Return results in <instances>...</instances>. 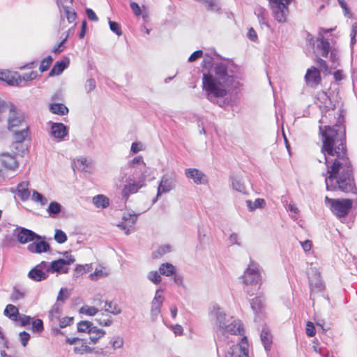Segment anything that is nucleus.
<instances>
[{"instance_id": "nucleus-17", "label": "nucleus", "mask_w": 357, "mask_h": 357, "mask_svg": "<svg viewBox=\"0 0 357 357\" xmlns=\"http://www.w3.org/2000/svg\"><path fill=\"white\" fill-rule=\"evenodd\" d=\"M185 175L188 178H192L196 184L202 183L206 177L204 173L194 168L186 169Z\"/></svg>"}, {"instance_id": "nucleus-26", "label": "nucleus", "mask_w": 357, "mask_h": 357, "mask_svg": "<svg viewBox=\"0 0 357 357\" xmlns=\"http://www.w3.org/2000/svg\"><path fill=\"white\" fill-rule=\"evenodd\" d=\"M261 340L266 350L271 349L273 336L268 329L264 328L261 333Z\"/></svg>"}, {"instance_id": "nucleus-54", "label": "nucleus", "mask_w": 357, "mask_h": 357, "mask_svg": "<svg viewBox=\"0 0 357 357\" xmlns=\"http://www.w3.org/2000/svg\"><path fill=\"white\" fill-rule=\"evenodd\" d=\"M106 275V273L102 269H96L93 273H91L89 277L92 280H96L100 278H102Z\"/></svg>"}, {"instance_id": "nucleus-32", "label": "nucleus", "mask_w": 357, "mask_h": 357, "mask_svg": "<svg viewBox=\"0 0 357 357\" xmlns=\"http://www.w3.org/2000/svg\"><path fill=\"white\" fill-rule=\"evenodd\" d=\"M92 323L89 321H81L77 324V331L82 333H89L93 329Z\"/></svg>"}, {"instance_id": "nucleus-59", "label": "nucleus", "mask_w": 357, "mask_h": 357, "mask_svg": "<svg viewBox=\"0 0 357 357\" xmlns=\"http://www.w3.org/2000/svg\"><path fill=\"white\" fill-rule=\"evenodd\" d=\"M141 163H143L144 164V161H143V158L142 156H137L135 157V158H133L129 163V167H136L137 165L141 164Z\"/></svg>"}, {"instance_id": "nucleus-23", "label": "nucleus", "mask_w": 357, "mask_h": 357, "mask_svg": "<svg viewBox=\"0 0 357 357\" xmlns=\"http://www.w3.org/2000/svg\"><path fill=\"white\" fill-rule=\"evenodd\" d=\"M93 203L100 208H105L109 205V199L104 195H98L93 197Z\"/></svg>"}, {"instance_id": "nucleus-25", "label": "nucleus", "mask_w": 357, "mask_h": 357, "mask_svg": "<svg viewBox=\"0 0 357 357\" xmlns=\"http://www.w3.org/2000/svg\"><path fill=\"white\" fill-rule=\"evenodd\" d=\"M50 110L52 113L61 116L68 113V108L62 103L51 104L50 105Z\"/></svg>"}, {"instance_id": "nucleus-42", "label": "nucleus", "mask_w": 357, "mask_h": 357, "mask_svg": "<svg viewBox=\"0 0 357 357\" xmlns=\"http://www.w3.org/2000/svg\"><path fill=\"white\" fill-rule=\"evenodd\" d=\"M54 239L58 243H63L67 241V236L64 231L61 229H56Z\"/></svg>"}, {"instance_id": "nucleus-12", "label": "nucleus", "mask_w": 357, "mask_h": 357, "mask_svg": "<svg viewBox=\"0 0 357 357\" xmlns=\"http://www.w3.org/2000/svg\"><path fill=\"white\" fill-rule=\"evenodd\" d=\"M0 160L2 166L7 170L15 171L19 167V163L15 156L8 153H2L0 155Z\"/></svg>"}, {"instance_id": "nucleus-30", "label": "nucleus", "mask_w": 357, "mask_h": 357, "mask_svg": "<svg viewBox=\"0 0 357 357\" xmlns=\"http://www.w3.org/2000/svg\"><path fill=\"white\" fill-rule=\"evenodd\" d=\"M320 42V50L321 51V56L327 57L330 52L331 45L328 40L325 39L324 36L317 39Z\"/></svg>"}, {"instance_id": "nucleus-63", "label": "nucleus", "mask_w": 357, "mask_h": 357, "mask_svg": "<svg viewBox=\"0 0 357 357\" xmlns=\"http://www.w3.org/2000/svg\"><path fill=\"white\" fill-rule=\"evenodd\" d=\"M130 8L136 16H139L141 15L140 7L137 3H130Z\"/></svg>"}, {"instance_id": "nucleus-11", "label": "nucleus", "mask_w": 357, "mask_h": 357, "mask_svg": "<svg viewBox=\"0 0 357 357\" xmlns=\"http://www.w3.org/2000/svg\"><path fill=\"white\" fill-rule=\"evenodd\" d=\"M27 250L31 253L40 254L50 250V245L40 236H37L27 246Z\"/></svg>"}, {"instance_id": "nucleus-58", "label": "nucleus", "mask_w": 357, "mask_h": 357, "mask_svg": "<svg viewBox=\"0 0 357 357\" xmlns=\"http://www.w3.org/2000/svg\"><path fill=\"white\" fill-rule=\"evenodd\" d=\"M315 62L319 65L321 70H322L324 71H327L328 70V64H327L326 61H324V59H322L319 57H317L315 59Z\"/></svg>"}, {"instance_id": "nucleus-48", "label": "nucleus", "mask_w": 357, "mask_h": 357, "mask_svg": "<svg viewBox=\"0 0 357 357\" xmlns=\"http://www.w3.org/2000/svg\"><path fill=\"white\" fill-rule=\"evenodd\" d=\"M109 24L112 31L115 33L119 36L122 35V31L119 23L109 20Z\"/></svg>"}, {"instance_id": "nucleus-38", "label": "nucleus", "mask_w": 357, "mask_h": 357, "mask_svg": "<svg viewBox=\"0 0 357 357\" xmlns=\"http://www.w3.org/2000/svg\"><path fill=\"white\" fill-rule=\"evenodd\" d=\"M317 101L320 102L321 104H323V107H327V103L330 102V98L327 95V93L324 91H320L317 94ZM319 107H321L322 105H319Z\"/></svg>"}, {"instance_id": "nucleus-13", "label": "nucleus", "mask_w": 357, "mask_h": 357, "mask_svg": "<svg viewBox=\"0 0 357 357\" xmlns=\"http://www.w3.org/2000/svg\"><path fill=\"white\" fill-rule=\"evenodd\" d=\"M29 186V181H22L17 184L16 188H11L10 192L17 194L21 200L26 201L29 199L31 194Z\"/></svg>"}, {"instance_id": "nucleus-10", "label": "nucleus", "mask_w": 357, "mask_h": 357, "mask_svg": "<svg viewBox=\"0 0 357 357\" xmlns=\"http://www.w3.org/2000/svg\"><path fill=\"white\" fill-rule=\"evenodd\" d=\"M44 271L47 272V262L43 261L29 271L28 277L33 281H42L45 280L47 277V275Z\"/></svg>"}, {"instance_id": "nucleus-3", "label": "nucleus", "mask_w": 357, "mask_h": 357, "mask_svg": "<svg viewBox=\"0 0 357 357\" xmlns=\"http://www.w3.org/2000/svg\"><path fill=\"white\" fill-rule=\"evenodd\" d=\"M242 280L244 284L243 290L248 295L252 296L260 289L262 284L261 273L257 264L252 261L245 271Z\"/></svg>"}, {"instance_id": "nucleus-51", "label": "nucleus", "mask_w": 357, "mask_h": 357, "mask_svg": "<svg viewBox=\"0 0 357 357\" xmlns=\"http://www.w3.org/2000/svg\"><path fill=\"white\" fill-rule=\"evenodd\" d=\"M306 334L308 337H314L316 334V329L312 322L308 321L305 327Z\"/></svg>"}, {"instance_id": "nucleus-50", "label": "nucleus", "mask_w": 357, "mask_h": 357, "mask_svg": "<svg viewBox=\"0 0 357 357\" xmlns=\"http://www.w3.org/2000/svg\"><path fill=\"white\" fill-rule=\"evenodd\" d=\"M63 304H60L59 303H55L51 310L50 311V314L52 317H57L61 312V307Z\"/></svg>"}, {"instance_id": "nucleus-56", "label": "nucleus", "mask_w": 357, "mask_h": 357, "mask_svg": "<svg viewBox=\"0 0 357 357\" xmlns=\"http://www.w3.org/2000/svg\"><path fill=\"white\" fill-rule=\"evenodd\" d=\"M73 317H66L60 319L59 321V326L61 328H64L68 326H70L73 324Z\"/></svg>"}, {"instance_id": "nucleus-4", "label": "nucleus", "mask_w": 357, "mask_h": 357, "mask_svg": "<svg viewBox=\"0 0 357 357\" xmlns=\"http://www.w3.org/2000/svg\"><path fill=\"white\" fill-rule=\"evenodd\" d=\"M324 201L326 204H329L333 213L338 218L347 216L353 206V202L350 199H331L326 197Z\"/></svg>"}, {"instance_id": "nucleus-22", "label": "nucleus", "mask_w": 357, "mask_h": 357, "mask_svg": "<svg viewBox=\"0 0 357 357\" xmlns=\"http://www.w3.org/2000/svg\"><path fill=\"white\" fill-rule=\"evenodd\" d=\"M3 314L6 317L15 322H17V318L20 315L18 308L13 304H8L6 306Z\"/></svg>"}, {"instance_id": "nucleus-9", "label": "nucleus", "mask_w": 357, "mask_h": 357, "mask_svg": "<svg viewBox=\"0 0 357 357\" xmlns=\"http://www.w3.org/2000/svg\"><path fill=\"white\" fill-rule=\"evenodd\" d=\"M304 79L307 86L316 88L321 82L320 70L314 66H311L306 70Z\"/></svg>"}, {"instance_id": "nucleus-16", "label": "nucleus", "mask_w": 357, "mask_h": 357, "mask_svg": "<svg viewBox=\"0 0 357 357\" xmlns=\"http://www.w3.org/2000/svg\"><path fill=\"white\" fill-rule=\"evenodd\" d=\"M52 135L59 139H63L67 135L68 130L62 123H54L51 127Z\"/></svg>"}, {"instance_id": "nucleus-44", "label": "nucleus", "mask_w": 357, "mask_h": 357, "mask_svg": "<svg viewBox=\"0 0 357 357\" xmlns=\"http://www.w3.org/2000/svg\"><path fill=\"white\" fill-rule=\"evenodd\" d=\"M33 319L30 316L20 314L17 318V322H19L21 326H25L31 324Z\"/></svg>"}, {"instance_id": "nucleus-37", "label": "nucleus", "mask_w": 357, "mask_h": 357, "mask_svg": "<svg viewBox=\"0 0 357 357\" xmlns=\"http://www.w3.org/2000/svg\"><path fill=\"white\" fill-rule=\"evenodd\" d=\"M53 61V59L51 56H47L45 59H43L40 64L39 70L41 73H43L48 70L50 67Z\"/></svg>"}, {"instance_id": "nucleus-14", "label": "nucleus", "mask_w": 357, "mask_h": 357, "mask_svg": "<svg viewBox=\"0 0 357 357\" xmlns=\"http://www.w3.org/2000/svg\"><path fill=\"white\" fill-rule=\"evenodd\" d=\"M165 301L162 295V291L158 289L155 291V296L151 302V312L154 314H158L160 312V308Z\"/></svg>"}, {"instance_id": "nucleus-5", "label": "nucleus", "mask_w": 357, "mask_h": 357, "mask_svg": "<svg viewBox=\"0 0 357 357\" xmlns=\"http://www.w3.org/2000/svg\"><path fill=\"white\" fill-rule=\"evenodd\" d=\"M274 18L280 23L287 21L289 15V5L292 0H268Z\"/></svg>"}, {"instance_id": "nucleus-47", "label": "nucleus", "mask_w": 357, "mask_h": 357, "mask_svg": "<svg viewBox=\"0 0 357 357\" xmlns=\"http://www.w3.org/2000/svg\"><path fill=\"white\" fill-rule=\"evenodd\" d=\"M32 199L35 202H40L42 205H45L47 203V199L36 190L33 192Z\"/></svg>"}, {"instance_id": "nucleus-29", "label": "nucleus", "mask_w": 357, "mask_h": 357, "mask_svg": "<svg viewBox=\"0 0 357 357\" xmlns=\"http://www.w3.org/2000/svg\"><path fill=\"white\" fill-rule=\"evenodd\" d=\"M90 340L93 344H96L98 341L105 335V331L102 329H99L97 327H93V329L91 331Z\"/></svg>"}, {"instance_id": "nucleus-19", "label": "nucleus", "mask_w": 357, "mask_h": 357, "mask_svg": "<svg viewBox=\"0 0 357 357\" xmlns=\"http://www.w3.org/2000/svg\"><path fill=\"white\" fill-rule=\"evenodd\" d=\"M222 331L223 333L228 332L233 335H243L244 333L243 325L241 321H234L230 324H227V326Z\"/></svg>"}, {"instance_id": "nucleus-21", "label": "nucleus", "mask_w": 357, "mask_h": 357, "mask_svg": "<svg viewBox=\"0 0 357 357\" xmlns=\"http://www.w3.org/2000/svg\"><path fill=\"white\" fill-rule=\"evenodd\" d=\"M213 316L215 317V324L220 328V329L223 330L227 324V321L226 320V314L220 311V308L214 309L212 312Z\"/></svg>"}, {"instance_id": "nucleus-8", "label": "nucleus", "mask_w": 357, "mask_h": 357, "mask_svg": "<svg viewBox=\"0 0 357 357\" xmlns=\"http://www.w3.org/2000/svg\"><path fill=\"white\" fill-rule=\"evenodd\" d=\"M144 181H135L132 178L126 180V183L123 185L121 194L123 197L127 200L130 195L137 193L143 186Z\"/></svg>"}, {"instance_id": "nucleus-53", "label": "nucleus", "mask_w": 357, "mask_h": 357, "mask_svg": "<svg viewBox=\"0 0 357 357\" xmlns=\"http://www.w3.org/2000/svg\"><path fill=\"white\" fill-rule=\"evenodd\" d=\"M68 298V293L66 289H61L57 296V303L63 304L65 301Z\"/></svg>"}, {"instance_id": "nucleus-49", "label": "nucleus", "mask_w": 357, "mask_h": 357, "mask_svg": "<svg viewBox=\"0 0 357 357\" xmlns=\"http://www.w3.org/2000/svg\"><path fill=\"white\" fill-rule=\"evenodd\" d=\"M68 37V34L67 33V34H66L63 39L58 45H55L53 47L52 52H54L55 54H58V53H60L62 51H63V50L65 48L64 43L67 40Z\"/></svg>"}, {"instance_id": "nucleus-33", "label": "nucleus", "mask_w": 357, "mask_h": 357, "mask_svg": "<svg viewBox=\"0 0 357 357\" xmlns=\"http://www.w3.org/2000/svg\"><path fill=\"white\" fill-rule=\"evenodd\" d=\"M81 344L74 347V351L78 354H84L86 353H90L92 349L84 342L83 340H80Z\"/></svg>"}, {"instance_id": "nucleus-61", "label": "nucleus", "mask_w": 357, "mask_h": 357, "mask_svg": "<svg viewBox=\"0 0 357 357\" xmlns=\"http://www.w3.org/2000/svg\"><path fill=\"white\" fill-rule=\"evenodd\" d=\"M86 13L87 17L91 21L97 22L98 20V17H97V15H96V13H94V11L92 9L86 8Z\"/></svg>"}, {"instance_id": "nucleus-27", "label": "nucleus", "mask_w": 357, "mask_h": 357, "mask_svg": "<svg viewBox=\"0 0 357 357\" xmlns=\"http://www.w3.org/2000/svg\"><path fill=\"white\" fill-rule=\"evenodd\" d=\"M68 66V64L63 61H56L53 68L51 69L49 75L54 76L55 75H60Z\"/></svg>"}, {"instance_id": "nucleus-52", "label": "nucleus", "mask_w": 357, "mask_h": 357, "mask_svg": "<svg viewBox=\"0 0 357 357\" xmlns=\"http://www.w3.org/2000/svg\"><path fill=\"white\" fill-rule=\"evenodd\" d=\"M149 279L155 284H159L161 282L160 275L157 271H151L148 275Z\"/></svg>"}, {"instance_id": "nucleus-39", "label": "nucleus", "mask_w": 357, "mask_h": 357, "mask_svg": "<svg viewBox=\"0 0 357 357\" xmlns=\"http://www.w3.org/2000/svg\"><path fill=\"white\" fill-rule=\"evenodd\" d=\"M97 322L104 326H109L112 324V320L111 319L110 316H109L107 314H102L101 316H99L98 318H96Z\"/></svg>"}, {"instance_id": "nucleus-35", "label": "nucleus", "mask_w": 357, "mask_h": 357, "mask_svg": "<svg viewBox=\"0 0 357 357\" xmlns=\"http://www.w3.org/2000/svg\"><path fill=\"white\" fill-rule=\"evenodd\" d=\"M47 211L50 215H57L61 212V206L59 203L52 202L50 204Z\"/></svg>"}, {"instance_id": "nucleus-2", "label": "nucleus", "mask_w": 357, "mask_h": 357, "mask_svg": "<svg viewBox=\"0 0 357 357\" xmlns=\"http://www.w3.org/2000/svg\"><path fill=\"white\" fill-rule=\"evenodd\" d=\"M233 66V63L223 61L215 63L213 74L209 72L203 73L202 87L208 100L222 98L228 94L236 79Z\"/></svg>"}, {"instance_id": "nucleus-40", "label": "nucleus", "mask_w": 357, "mask_h": 357, "mask_svg": "<svg viewBox=\"0 0 357 357\" xmlns=\"http://www.w3.org/2000/svg\"><path fill=\"white\" fill-rule=\"evenodd\" d=\"M31 330L33 332L40 333L43 331V322L40 319H36L31 321Z\"/></svg>"}, {"instance_id": "nucleus-57", "label": "nucleus", "mask_w": 357, "mask_h": 357, "mask_svg": "<svg viewBox=\"0 0 357 357\" xmlns=\"http://www.w3.org/2000/svg\"><path fill=\"white\" fill-rule=\"evenodd\" d=\"M203 55V51L202 50H197L194 52L188 58L189 62H194L198 59L201 58Z\"/></svg>"}, {"instance_id": "nucleus-46", "label": "nucleus", "mask_w": 357, "mask_h": 357, "mask_svg": "<svg viewBox=\"0 0 357 357\" xmlns=\"http://www.w3.org/2000/svg\"><path fill=\"white\" fill-rule=\"evenodd\" d=\"M65 17L67 19L69 24L73 23L77 17L76 13L73 9L65 10Z\"/></svg>"}, {"instance_id": "nucleus-41", "label": "nucleus", "mask_w": 357, "mask_h": 357, "mask_svg": "<svg viewBox=\"0 0 357 357\" xmlns=\"http://www.w3.org/2000/svg\"><path fill=\"white\" fill-rule=\"evenodd\" d=\"M79 312L80 313L86 315L93 316L98 312V310L95 307L86 305L80 308Z\"/></svg>"}, {"instance_id": "nucleus-60", "label": "nucleus", "mask_w": 357, "mask_h": 357, "mask_svg": "<svg viewBox=\"0 0 357 357\" xmlns=\"http://www.w3.org/2000/svg\"><path fill=\"white\" fill-rule=\"evenodd\" d=\"M112 347L114 349L121 348L123 345V340L122 337H117L112 342Z\"/></svg>"}, {"instance_id": "nucleus-64", "label": "nucleus", "mask_w": 357, "mask_h": 357, "mask_svg": "<svg viewBox=\"0 0 357 357\" xmlns=\"http://www.w3.org/2000/svg\"><path fill=\"white\" fill-rule=\"evenodd\" d=\"M301 244L305 252L310 251L312 246V241L309 240H306L304 242H301Z\"/></svg>"}, {"instance_id": "nucleus-1", "label": "nucleus", "mask_w": 357, "mask_h": 357, "mask_svg": "<svg viewBox=\"0 0 357 357\" xmlns=\"http://www.w3.org/2000/svg\"><path fill=\"white\" fill-rule=\"evenodd\" d=\"M321 152L326 166L325 177L328 191L357 194L354 169L348 156L345 128L341 125L320 126Z\"/></svg>"}, {"instance_id": "nucleus-34", "label": "nucleus", "mask_w": 357, "mask_h": 357, "mask_svg": "<svg viewBox=\"0 0 357 357\" xmlns=\"http://www.w3.org/2000/svg\"><path fill=\"white\" fill-rule=\"evenodd\" d=\"M266 202L264 199H257L254 202L250 200L247 201V206L250 211L260 208L264 206Z\"/></svg>"}, {"instance_id": "nucleus-31", "label": "nucleus", "mask_w": 357, "mask_h": 357, "mask_svg": "<svg viewBox=\"0 0 357 357\" xmlns=\"http://www.w3.org/2000/svg\"><path fill=\"white\" fill-rule=\"evenodd\" d=\"M251 307L256 313L261 312L264 308L262 299L260 297H255L250 301Z\"/></svg>"}, {"instance_id": "nucleus-45", "label": "nucleus", "mask_w": 357, "mask_h": 357, "mask_svg": "<svg viewBox=\"0 0 357 357\" xmlns=\"http://www.w3.org/2000/svg\"><path fill=\"white\" fill-rule=\"evenodd\" d=\"M38 77V73L36 70H31L29 73H24L21 75L22 81L30 82L35 79Z\"/></svg>"}, {"instance_id": "nucleus-43", "label": "nucleus", "mask_w": 357, "mask_h": 357, "mask_svg": "<svg viewBox=\"0 0 357 357\" xmlns=\"http://www.w3.org/2000/svg\"><path fill=\"white\" fill-rule=\"evenodd\" d=\"M24 297V293L21 291L20 289L14 287L11 294H10V300L13 302H16L20 299H22Z\"/></svg>"}, {"instance_id": "nucleus-28", "label": "nucleus", "mask_w": 357, "mask_h": 357, "mask_svg": "<svg viewBox=\"0 0 357 357\" xmlns=\"http://www.w3.org/2000/svg\"><path fill=\"white\" fill-rule=\"evenodd\" d=\"M159 271L161 275L165 276H172L175 273L176 269L172 264L164 263L162 264L159 267Z\"/></svg>"}, {"instance_id": "nucleus-36", "label": "nucleus", "mask_w": 357, "mask_h": 357, "mask_svg": "<svg viewBox=\"0 0 357 357\" xmlns=\"http://www.w3.org/2000/svg\"><path fill=\"white\" fill-rule=\"evenodd\" d=\"M105 310L107 312L117 314L121 312V309L113 302H106L105 305Z\"/></svg>"}, {"instance_id": "nucleus-18", "label": "nucleus", "mask_w": 357, "mask_h": 357, "mask_svg": "<svg viewBox=\"0 0 357 357\" xmlns=\"http://www.w3.org/2000/svg\"><path fill=\"white\" fill-rule=\"evenodd\" d=\"M173 188V182L170 178L162 176L158 188L157 197L162 193L167 192Z\"/></svg>"}, {"instance_id": "nucleus-24", "label": "nucleus", "mask_w": 357, "mask_h": 357, "mask_svg": "<svg viewBox=\"0 0 357 357\" xmlns=\"http://www.w3.org/2000/svg\"><path fill=\"white\" fill-rule=\"evenodd\" d=\"M310 284L317 288L321 287V275L315 270L311 269V272L308 273Z\"/></svg>"}, {"instance_id": "nucleus-62", "label": "nucleus", "mask_w": 357, "mask_h": 357, "mask_svg": "<svg viewBox=\"0 0 357 357\" xmlns=\"http://www.w3.org/2000/svg\"><path fill=\"white\" fill-rule=\"evenodd\" d=\"M247 36L252 41L254 42L257 41L258 39L257 33L252 27L249 29Z\"/></svg>"}, {"instance_id": "nucleus-15", "label": "nucleus", "mask_w": 357, "mask_h": 357, "mask_svg": "<svg viewBox=\"0 0 357 357\" xmlns=\"http://www.w3.org/2000/svg\"><path fill=\"white\" fill-rule=\"evenodd\" d=\"M37 236V234L31 230L22 228L17 234V241L22 243H27L32 242Z\"/></svg>"}, {"instance_id": "nucleus-20", "label": "nucleus", "mask_w": 357, "mask_h": 357, "mask_svg": "<svg viewBox=\"0 0 357 357\" xmlns=\"http://www.w3.org/2000/svg\"><path fill=\"white\" fill-rule=\"evenodd\" d=\"M10 86H18L22 82L21 75L15 71L8 70V75H6L3 80Z\"/></svg>"}, {"instance_id": "nucleus-7", "label": "nucleus", "mask_w": 357, "mask_h": 357, "mask_svg": "<svg viewBox=\"0 0 357 357\" xmlns=\"http://www.w3.org/2000/svg\"><path fill=\"white\" fill-rule=\"evenodd\" d=\"M225 357H249L247 337L243 336L238 344L231 346Z\"/></svg>"}, {"instance_id": "nucleus-55", "label": "nucleus", "mask_w": 357, "mask_h": 357, "mask_svg": "<svg viewBox=\"0 0 357 357\" xmlns=\"http://www.w3.org/2000/svg\"><path fill=\"white\" fill-rule=\"evenodd\" d=\"M19 336L22 344L23 345V347H26L30 339V335L25 331H22L20 333Z\"/></svg>"}, {"instance_id": "nucleus-6", "label": "nucleus", "mask_w": 357, "mask_h": 357, "mask_svg": "<svg viewBox=\"0 0 357 357\" xmlns=\"http://www.w3.org/2000/svg\"><path fill=\"white\" fill-rule=\"evenodd\" d=\"M75 262V258L71 255H67L63 259L52 261L47 264V272L57 273L59 274L67 273L69 271L68 266Z\"/></svg>"}]
</instances>
